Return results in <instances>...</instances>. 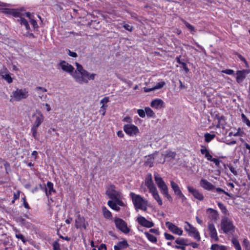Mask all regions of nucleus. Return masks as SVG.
Instances as JSON below:
<instances>
[{
	"label": "nucleus",
	"mask_w": 250,
	"mask_h": 250,
	"mask_svg": "<svg viewBox=\"0 0 250 250\" xmlns=\"http://www.w3.org/2000/svg\"><path fill=\"white\" fill-rule=\"evenodd\" d=\"M107 204L111 208L116 211H119L120 209V207L113 201L109 200Z\"/></svg>",
	"instance_id": "nucleus-32"
},
{
	"label": "nucleus",
	"mask_w": 250,
	"mask_h": 250,
	"mask_svg": "<svg viewBox=\"0 0 250 250\" xmlns=\"http://www.w3.org/2000/svg\"><path fill=\"white\" fill-rule=\"evenodd\" d=\"M231 242L234 245L235 249L236 250H242L241 246L238 242V241L236 238H232L231 240Z\"/></svg>",
	"instance_id": "nucleus-36"
},
{
	"label": "nucleus",
	"mask_w": 250,
	"mask_h": 250,
	"mask_svg": "<svg viewBox=\"0 0 250 250\" xmlns=\"http://www.w3.org/2000/svg\"><path fill=\"white\" fill-rule=\"evenodd\" d=\"M33 117L35 118V121L32 127L38 128L43 122L44 116L40 110H36L35 113L33 114Z\"/></svg>",
	"instance_id": "nucleus-9"
},
{
	"label": "nucleus",
	"mask_w": 250,
	"mask_h": 250,
	"mask_svg": "<svg viewBox=\"0 0 250 250\" xmlns=\"http://www.w3.org/2000/svg\"><path fill=\"white\" fill-rule=\"evenodd\" d=\"M34 18H32L30 20V22L32 24L33 27L34 29H37L38 28V25L37 24V21L34 19Z\"/></svg>",
	"instance_id": "nucleus-48"
},
{
	"label": "nucleus",
	"mask_w": 250,
	"mask_h": 250,
	"mask_svg": "<svg viewBox=\"0 0 250 250\" xmlns=\"http://www.w3.org/2000/svg\"><path fill=\"white\" fill-rule=\"evenodd\" d=\"M200 151L203 155H205L208 151L207 150L205 146H202V148L201 149Z\"/></svg>",
	"instance_id": "nucleus-59"
},
{
	"label": "nucleus",
	"mask_w": 250,
	"mask_h": 250,
	"mask_svg": "<svg viewBox=\"0 0 250 250\" xmlns=\"http://www.w3.org/2000/svg\"><path fill=\"white\" fill-rule=\"evenodd\" d=\"M137 113L140 116V117L142 118H144L146 116V113L145 111H144L143 109H138L137 110Z\"/></svg>",
	"instance_id": "nucleus-52"
},
{
	"label": "nucleus",
	"mask_w": 250,
	"mask_h": 250,
	"mask_svg": "<svg viewBox=\"0 0 250 250\" xmlns=\"http://www.w3.org/2000/svg\"><path fill=\"white\" fill-rule=\"evenodd\" d=\"M146 236L147 237V238L151 242L153 243H156L157 242V238L154 236V235L150 234L148 232H145L144 233Z\"/></svg>",
	"instance_id": "nucleus-34"
},
{
	"label": "nucleus",
	"mask_w": 250,
	"mask_h": 250,
	"mask_svg": "<svg viewBox=\"0 0 250 250\" xmlns=\"http://www.w3.org/2000/svg\"><path fill=\"white\" fill-rule=\"evenodd\" d=\"M16 237L18 238V239H20L21 240V241L23 242V243H25L26 242V240H25L24 239V237L23 235H22L21 234H20V233H19V234H16Z\"/></svg>",
	"instance_id": "nucleus-56"
},
{
	"label": "nucleus",
	"mask_w": 250,
	"mask_h": 250,
	"mask_svg": "<svg viewBox=\"0 0 250 250\" xmlns=\"http://www.w3.org/2000/svg\"><path fill=\"white\" fill-rule=\"evenodd\" d=\"M103 212L104 216L106 218H110L112 217V214L111 212L108 210L106 208L103 207Z\"/></svg>",
	"instance_id": "nucleus-37"
},
{
	"label": "nucleus",
	"mask_w": 250,
	"mask_h": 250,
	"mask_svg": "<svg viewBox=\"0 0 250 250\" xmlns=\"http://www.w3.org/2000/svg\"><path fill=\"white\" fill-rule=\"evenodd\" d=\"M188 234L193 237L194 239L197 241H200L201 238L199 232L197 231L196 229L194 227H192L188 231Z\"/></svg>",
	"instance_id": "nucleus-24"
},
{
	"label": "nucleus",
	"mask_w": 250,
	"mask_h": 250,
	"mask_svg": "<svg viewBox=\"0 0 250 250\" xmlns=\"http://www.w3.org/2000/svg\"><path fill=\"white\" fill-rule=\"evenodd\" d=\"M154 179L161 193L164 195L169 201L172 202V198L171 195L168 193V187L160 175L155 173L154 174Z\"/></svg>",
	"instance_id": "nucleus-2"
},
{
	"label": "nucleus",
	"mask_w": 250,
	"mask_h": 250,
	"mask_svg": "<svg viewBox=\"0 0 250 250\" xmlns=\"http://www.w3.org/2000/svg\"><path fill=\"white\" fill-rule=\"evenodd\" d=\"M170 184H171V188L173 190L175 194H177V193H179V192L181 191V190L179 188V186L176 183H175L174 181H171Z\"/></svg>",
	"instance_id": "nucleus-31"
},
{
	"label": "nucleus",
	"mask_w": 250,
	"mask_h": 250,
	"mask_svg": "<svg viewBox=\"0 0 250 250\" xmlns=\"http://www.w3.org/2000/svg\"><path fill=\"white\" fill-rule=\"evenodd\" d=\"M76 66V70L74 72H73L72 74V77L75 79L76 82H80L81 81H83V80L80 77L84 73V71L86 70H84L82 65L79 64L78 62L75 63Z\"/></svg>",
	"instance_id": "nucleus-4"
},
{
	"label": "nucleus",
	"mask_w": 250,
	"mask_h": 250,
	"mask_svg": "<svg viewBox=\"0 0 250 250\" xmlns=\"http://www.w3.org/2000/svg\"><path fill=\"white\" fill-rule=\"evenodd\" d=\"M95 74H90L88 71L86 70L85 71H84V73H83V75L80 77L83 80V81L78 83L80 84H83V83H88L89 80H93L95 79Z\"/></svg>",
	"instance_id": "nucleus-16"
},
{
	"label": "nucleus",
	"mask_w": 250,
	"mask_h": 250,
	"mask_svg": "<svg viewBox=\"0 0 250 250\" xmlns=\"http://www.w3.org/2000/svg\"><path fill=\"white\" fill-rule=\"evenodd\" d=\"M123 27L127 30L131 32L133 30V26L128 24H125L124 25H123Z\"/></svg>",
	"instance_id": "nucleus-53"
},
{
	"label": "nucleus",
	"mask_w": 250,
	"mask_h": 250,
	"mask_svg": "<svg viewBox=\"0 0 250 250\" xmlns=\"http://www.w3.org/2000/svg\"><path fill=\"white\" fill-rule=\"evenodd\" d=\"M166 225L169 230H170L173 233L177 234L178 235H182L183 233V230L178 228L173 223L167 222L166 223Z\"/></svg>",
	"instance_id": "nucleus-11"
},
{
	"label": "nucleus",
	"mask_w": 250,
	"mask_h": 250,
	"mask_svg": "<svg viewBox=\"0 0 250 250\" xmlns=\"http://www.w3.org/2000/svg\"><path fill=\"white\" fill-rule=\"evenodd\" d=\"M186 224L187 225L185 226V229L188 232L193 226L188 222H186Z\"/></svg>",
	"instance_id": "nucleus-57"
},
{
	"label": "nucleus",
	"mask_w": 250,
	"mask_h": 250,
	"mask_svg": "<svg viewBox=\"0 0 250 250\" xmlns=\"http://www.w3.org/2000/svg\"><path fill=\"white\" fill-rule=\"evenodd\" d=\"M208 229L209 231L210 237L215 240H217V233L214 225L211 223H208Z\"/></svg>",
	"instance_id": "nucleus-21"
},
{
	"label": "nucleus",
	"mask_w": 250,
	"mask_h": 250,
	"mask_svg": "<svg viewBox=\"0 0 250 250\" xmlns=\"http://www.w3.org/2000/svg\"><path fill=\"white\" fill-rule=\"evenodd\" d=\"M58 65L61 67L63 71L69 73L71 75L74 70V68L73 66L64 61H61V62L58 64Z\"/></svg>",
	"instance_id": "nucleus-12"
},
{
	"label": "nucleus",
	"mask_w": 250,
	"mask_h": 250,
	"mask_svg": "<svg viewBox=\"0 0 250 250\" xmlns=\"http://www.w3.org/2000/svg\"><path fill=\"white\" fill-rule=\"evenodd\" d=\"M165 84L166 83L164 81L159 82L155 86H153V89H155V90L160 89L162 88Z\"/></svg>",
	"instance_id": "nucleus-44"
},
{
	"label": "nucleus",
	"mask_w": 250,
	"mask_h": 250,
	"mask_svg": "<svg viewBox=\"0 0 250 250\" xmlns=\"http://www.w3.org/2000/svg\"><path fill=\"white\" fill-rule=\"evenodd\" d=\"M36 91H37L38 94H39V97L42 99V97L43 96L42 95H41L42 93L45 92L47 91V89L45 88L41 87V86H38L36 88Z\"/></svg>",
	"instance_id": "nucleus-35"
},
{
	"label": "nucleus",
	"mask_w": 250,
	"mask_h": 250,
	"mask_svg": "<svg viewBox=\"0 0 250 250\" xmlns=\"http://www.w3.org/2000/svg\"><path fill=\"white\" fill-rule=\"evenodd\" d=\"M120 198H117V199H113V201L118 206H120L121 207L125 206V204L120 200Z\"/></svg>",
	"instance_id": "nucleus-47"
},
{
	"label": "nucleus",
	"mask_w": 250,
	"mask_h": 250,
	"mask_svg": "<svg viewBox=\"0 0 250 250\" xmlns=\"http://www.w3.org/2000/svg\"><path fill=\"white\" fill-rule=\"evenodd\" d=\"M164 235L167 240H173L174 239V237L170 234L165 233Z\"/></svg>",
	"instance_id": "nucleus-55"
},
{
	"label": "nucleus",
	"mask_w": 250,
	"mask_h": 250,
	"mask_svg": "<svg viewBox=\"0 0 250 250\" xmlns=\"http://www.w3.org/2000/svg\"><path fill=\"white\" fill-rule=\"evenodd\" d=\"M53 250H60V244L58 241H55L53 245Z\"/></svg>",
	"instance_id": "nucleus-51"
},
{
	"label": "nucleus",
	"mask_w": 250,
	"mask_h": 250,
	"mask_svg": "<svg viewBox=\"0 0 250 250\" xmlns=\"http://www.w3.org/2000/svg\"><path fill=\"white\" fill-rule=\"evenodd\" d=\"M158 155L157 153H155L153 154L150 155L148 156V158L146 162V163L149 165L150 167H152L153 166L154 163V159H155L156 157V156Z\"/></svg>",
	"instance_id": "nucleus-30"
},
{
	"label": "nucleus",
	"mask_w": 250,
	"mask_h": 250,
	"mask_svg": "<svg viewBox=\"0 0 250 250\" xmlns=\"http://www.w3.org/2000/svg\"><path fill=\"white\" fill-rule=\"evenodd\" d=\"M114 222L116 228L122 232L127 234L130 231V229L127 227V224L122 219L115 218Z\"/></svg>",
	"instance_id": "nucleus-5"
},
{
	"label": "nucleus",
	"mask_w": 250,
	"mask_h": 250,
	"mask_svg": "<svg viewBox=\"0 0 250 250\" xmlns=\"http://www.w3.org/2000/svg\"><path fill=\"white\" fill-rule=\"evenodd\" d=\"M176 195H177L179 198L181 199L182 202H184L186 200V197L182 193L181 191L179 192V193Z\"/></svg>",
	"instance_id": "nucleus-49"
},
{
	"label": "nucleus",
	"mask_w": 250,
	"mask_h": 250,
	"mask_svg": "<svg viewBox=\"0 0 250 250\" xmlns=\"http://www.w3.org/2000/svg\"><path fill=\"white\" fill-rule=\"evenodd\" d=\"M145 183V185L147 187L149 191L156 188L153 182L152 175L150 173L147 174Z\"/></svg>",
	"instance_id": "nucleus-18"
},
{
	"label": "nucleus",
	"mask_w": 250,
	"mask_h": 250,
	"mask_svg": "<svg viewBox=\"0 0 250 250\" xmlns=\"http://www.w3.org/2000/svg\"><path fill=\"white\" fill-rule=\"evenodd\" d=\"M243 134V131H242L240 128H238L237 129L232 128L231 129H230V131L229 132L228 136L229 137H231L232 136H242Z\"/></svg>",
	"instance_id": "nucleus-25"
},
{
	"label": "nucleus",
	"mask_w": 250,
	"mask_h": 250,
	"mask_svg": "<svg viewBox=\"0 0 250 250\" xmlns=\"http://www.w3.org/2000/svg\"><path fill=\"white\" fill-rule=\"evenodd\" d=\"M106 194L111 199H117L121 197V193L115 189V187L111 185L107 187Z\"/></svg>",
	"instance_id": "nucleus-6"
},
{
	"label": "nucleus",
	"mask_w": 250,
	"mask_h": 250,
	"mask_svg": "<svg viewBox=\"0 0 250 250\" xmlns=\"http://www.w3.org/2000/svg\"><path fill=\"white\" fill-rule=\"evenodd\" d=\"M124 130L130 136L136 135L139 132L138 128L132 124L125 125L124 126Z\"/></svg>",
	"instance_id": "nucleus-7"
},
{
	"label": "nucleus",
	"mask_w": 250,
	"mask_h": 250,
	"mask_svg": "<svg viewBox=\"0 0 250 250\" xmlns=\"http://www.w3.org/2000/svg\"><path fill=\"white\" fill-rule=\"evenodd\" d=\"M85 219L83 217L78 215L75 220V226L77 228H81L82 227L86 229V226L85 224Z\"/></svg>",
	"instance_id": "nucleus-22"
},
{
	"label": "nucleus",
	"mask_w": 250,
	"mask_h": 250,
	"mask_svg": "<svg viewBox=\"0 0 250 250\" xmlns=\"http://www.w3.org/2000/svg\"><path fill=\"white\" fill-rule=\"evenodd\" d=\"M149 192L152 194L153 198L157 201L158 204L161 206L163 204V202L158 193L157 188L153 189Z\"/></svg>",
	"instance_id": "nucleus-27"
},
{
	"label": "nucleus",
	"mask_w": 250,
	"mask_h": 250,
	"mask_svg": "<svg viewBox=\"0 0 250 250\" xmlns=\"http://www.w3.org/2000/svg\"><path fill=\"white\" fill-rule=\"evenodd\" d=\"M220 209L225 215L222 216L221 221V229L225 233L231 234L234 231L235 226L233 225L232 221L229 218V213L225 206L220 204Z\"/></svg>",
	"instance_id": "nucleus-1"
},
{
	"label": "nucleus",
	"mask_w": 250,
	"mask_h": 250,
	"mask_svg": "<svg viewBox=\"0 0 250 250\" xmlns=\"http://www.w3.org/2000/svg\"><path fill=\"white\" fill-rule=\"evenodd\" d=\"M151 106L156 109H160L164 107V102L160 99L153 100L151 103Z\"/></svg>",
	"instance_id": "nucleus-23"
},
{
	"label": "nucleus",
	"mask_w": 250,
	"mask_h": 250,
	"mask_svg": "<svg viewBox=\"0 0 250 250\" xmlns=\"http://www.w3.org/2000/svg\"><path fill=\"white\" fill-rule=\"evenodd\" d=\"M137 221L140 225L146 228H150L154 225L153 222L147 220L144 217L141 215L137 217Z\"/></svg>",
	"instance_id": "nucleus-14"
},
{
	"label": "nucleus",
	"mask_w": 250,
	"mask_h": 250,
	"mask_svg": "<svg viewBox=\"0 0 250 250\" xmlns=\"http://www.w3.org/2000/svg\"><path fill=\"white\" fill-rule=\"evenodd\" d=\"M206 212L209 219L212 221H217V218L218 217L217 210L213 209L211 208H208L207 209Z\"/></svg>",
	"instance_id": "nucleus-20"
},
{
	"label": "nucleus",
	"mask_w": 250,
	"mask_h": 250,
	"mask_svg": "<svg viewBox=\"0 0 250 250\" xmlns=\"http://www.w3.org/2000/svg\"><path fill=\"white\" fill-rule=\"evenodd\" d=\"M109 102V98L106 97H104V98H103L102 100H101L100 103L101 104H104V103H107Z\"/></svg>",
	"instance_id": "nucleus-60"
},
{
	"label": "nucleus",
	"mask_w": 250,
	"mask_h": 250,
	"mask_svg": "<svg viewBox=\"0 0 250 250\" xmlns=\"http://www.w3.org/2000/svg\"><path fill=\"white\" fill-rule=\"evenodd\" d=\"M40 188L45 191L46 195L49 197L51 195L52 192H55V190L53 188V184L51 182H48L46 187H43L41 184L39 185Z\"/></svg>",
	"instance_id": "nucleus-15"
},
{
	"label": "nucleus",
	"mask_w": 250,
	"mask_h": 250,
	"mask_svg": "<svg viewBox=\"0 0 250 250\" xmlns=\"http://www.w3.org/2000/svg\"><path fill=\"white\" fill-rule=\"evenodd\" d=\"M250 73L249 70L237 71L236 73V80L238 83H241L246 78V76Z\"/></svg>",
	"instance_id": "nucleus-13"
},
{
	"label": "nucleus",
	"mask_w": 250,
	"mask_h": 250,
	"mask_svg": "<svg viewBox=\"0 0 250 250\" xmlns=\"http://www.w3.org/2000/svg\"><path fill=\"white\" fill-rule=\"evenodd\" d=\"M200 185L204 188L207 190H211L214 188V186L207 180L202 179L200 181Z\"/></svg>",
	"instance_id": "nucleus-26"
},
{
	"label": "nucleus",
	"mask_w": 250,
	"mask_h": 250,
	"mask_svg": "<svg viewBox=\"0 0 250 250\" xmlns=\"http://www.w3.org/2000/svg\"><path fill=\"white\" fill-rule=\"evenodd\" d=\"M68 55L72 57L76 58L77 56V54L76 52H72L70 50H68Z\"/></svg>",
	"instance_id": "nucleus-61"
},
{
	"label": "nucleus",
	"mask_w": 250,
	"mask_h": 250,
	"mask_svg": "<svg viewBox=\"0 0 250 250\" xmlns=\"http://www.w3.org/2000/svg\"><path fill=\"white\" fill-rule=\"evenodd\" d=\"M188 245L192 246L193 248H197L199 246V244L195 242H192L190 243H188Z\"/></svg>",
	"instance_id": "nucleus-63"
},
{
	"label": "nucleus",
	"mask_w": 250,
	"mask_h": 250,
	"mask_svg": "<svg viewBox=\"0 0 250 250\" xmlns=\"http://www.w3.org/2000/svg\"><path fill=\"white\" fill-rule=\"evenodd\" d=\"M222 72L228 75H232L234 73V71L231 69H226L225 70L222 71Z\"/></svg>",
	"instance_id": "nucleus-58"
},
{
	"label": "nucleus",
	"mask_w": 250,
	"mask_h": 250,
	"mask_svg": "<svg viewBox=\"0 0 250 250\" xmlns=\"http://www.w3.org/2000/svg\"><path fill=\"white\" fill-rule=\"evenodd\" d=\"M21 13L23 15L22 16V17L25 16L26 17L28 18L29 20L30 19H31L32 18H34V15L30 13V12H26V13Z\"/></svg>",
	"instance_id": "nucleus-54"
},
{
	"label": "nucleus",
	"mask_w": 250,
	"mask_h": 250,
	"mask_svg": "<svg viewBox=\"0 0 250 250\" xmlns=\"http://www.w3.org/2000/svg\"><path fill=\"white\" fill-rule=\"evenodd\" d=\"M241 117L243 122H244L248 126L250 127V121L244 114H242Z\"/></svg>",
	"instance_id": "nucleus-43"
},
{
	"label": "nucleus",
	"mask_w": 250,
	"mask_h": 250,
	"mask_svg": "<svg viewBox=\"0 0 250 250\" xmlns=\"http://www.w3.org/2000/svg\"><path fill=\"white\" fill-rule=\"evenodd\" d=\"M19 17L20 19L17 20V21L20 22L21 25H24L26 30H29L30 28L28 21L23 18L22 16Z\"/></svg>",
	"instance_id": "nucleus-29"
},
{
	"label": "nucleus",
	"mask_w": 250,
	"mask_h": 250,
	"mask_svg": "<svg viewBox=\"0 0 250 250\" xmlns=\"http://www.w3.org/2000/svg\"><path fill=\"white\" fill-rule=\"evenodd\" d=\"M204 136L205 138V141L208 143L209 142L215 137V135L214 134H210L208 133H205Z\"/></svg>",
	"instance_id": "nucleus-38"
},
{
	"label": "nucleus",
	"mask_w": 250,
	"mask_h": 250,
	"mask_svg": "<svg viewBox=\"0 0 250 250\" xmlns=\"http://www.w3.org/2000/svg\"><path fill=\"white\" fill-rule=\"evenodd\" d=\"M133 205L137 211L142 209L146 211L147 209V201L144 199L140 195L136 194L133 192L130 193Z\"/></svg>",
	"instance_id": "nucleus-3"
},
{
	"label": "nucleus",
	"mask_w": 250,
	"mask_h": 250,
	"mask_svg": "<svg viewBox=\"0 0 250 250\" xmlns=\"http://www.w3.org/2000/svg\"><path fill=\"white\" fill-rule=\"evenodd\" d=\"M176 156V153L171 151H167L166 154V157L171 158L172 159H175Z\"/></svg>",
	"instance_id": "nucleus-45"
},
{
	"label": "nucleus",
	"mask_w": 250,
	"mask_h": 250,
	"mask_svg": "<svg viewBox=\"0 0 250 250\" xmlns=\"http://www.w3.org/2000/svg\"><path fill=\"white\" fill-rule=\"evenodd\" d=\"M1 12L6 15H12L15 17H21L23 15L19 9H16L4 8L1 9Z\"/></svg>",
	"instance_id": "nucleus-10"
},
{
	"label": "nucleus",
	"mask_w": 250,
	"mask_h": 250,
	"mask_svg": "<svg viewBox=\"0 0 250 250\" xmlns=\"http://www.w3.org/2000/svg\"><path fill=\"white\" fill-rule=\"evenodd\" d=\"M128 246L127 242L126 240L119 242L116 245H115L114 248L115 250H122L126 248Z\"/></svg>",
	"instance_id": "nucleus-28"
},
{
	"label": "nucleus",
	"mask_w": 250,
	"mask_h": 250,
	"mask_svg": "<svg viewBox=\"0 0 250 250\" xmlns=\"http://www.w3.org/2000/svg\"><path fill=\"white\" fill-rule=\"evenodd\" d=\"M204 155H205V157L208 160H212V156L209 154L208 151V152H207Z\"/></svg>",
	"instance_id": "nucleus-64"
},
{
	"label": "nucleus",
	"mask_w": 250,
	"mask_h": 250,
	"mask_svg": "<svg viewBox=\"0 0 250 250\" xmlns=\"http://www.w3.org/2000/svg\"><path fill=\"white\" fill-rule=\"evenodd\" d=\"M225 168H227V167H229L230 171L234 175H236L237 174V171L236 170L235 168L229 165L228 164H224Z\"/></svg>",
	"instance_id": "nucleus-39"
},
{
	"label": "nucleus",
	"mask_w": 250,
	"mask_h": 250,
	"mask_svg": "<svg viewBox=\"0 0 250 250\" xmlns=\"http://www.w3.org/2000/svg\"><path fill=\"white\" fill-rule=\"evenodd\" d=\"M145 113L146 115L149 117H153L154 115L152 110L148 107L145 108Z\"/></svg>",
	"instance_id": "nucleus-41"
},
{
	"label": "nucleus",
	"mask_w": 250,
	"mask_h": 250,
	"mask_svg": "<svg viewBox=\"0 0 250 250\" xmlns=\"http://www.w3.org/2000/svg\"><path fill=\"white\" fill-rule=\"evenodd\" d=\"M23 201V205L26 208L29 209L30 208L27 202L26 201L25 197L22 198Z\"/></svg>",
	"instance_id": "nucleus-62"
},
{
	"label": "nucleus",
	"mask_w": 250,
	"mask_h": 250,
	"mask_svg": "<svg viewBox=\"0 0 250 250\" xmlns=\"http://www.w3.org/2000/svg\"><path fill=\"white\" fill-rule=\"evenodd\" d=\"M183 23L185 24V26L190 30L191 32H195V28L194 26H193L192 25H191L190 23L188 22L185 20H183Z\"/></svg>",
	"instance_id": "nucleus-40"
},
{
	"label": "nucleus",
	"mask_w": 250,
	"mask_h": 250,
	"mask_svg": "<svg viewBox=\"0 0 250 250\" xmlns=\"http://www.w3.org/2000/svg\"><path fill=\"white\" fill-rule=\"evenodd\" d=\"M176 195H177L179 198L181 199L182 202H184L186 200V197L182 193L181 191L179 192V193Z\"/></svg>",
	"instance_id": "nucleus-50"
},
{
	"label": "nucleus",
	"mask_w": 250,
	"mask_h": 250,
	"mask_svg": "<svg viewBox=\"0 0 250 250\" xmlns=\"http://www.w3.org/2000/svg\"><path fill=\"white\" fill-rule=\"evenodd\" d=\"M37 130H38V128L34 127H32L31 129L33 137L35 139H38V137H37Z\"/></svg>",
	"instance_id": "nucleus-46"
},
{
	"label": "nucleus",
	"mask_w": 250,
	"mask_h": 250,
	"mask_svg": "<svg viewBox=\"0 0 250 250\" xmlns=\"http://www.w3.org/2000/svg\"><path fill=\"white\" fill-rule=\"evenodd\" d=\"M0 75L2 78L6 81L8 83H10L12 82V78L10 76L8 73V70L5 67L3 66L0 69Z\"/></svg>",
	"instance_id": "nucleus-17"
},
{
	"label": "nucleus",
	"mask_w": 250,
	"mask_h": 250,
	"mask_svg": "<svg viewBox=\"0 0 250 250\" xmlns=\"http://www.w3.org/2000/svg\"><path fill=\"white\" fill-rule=\"evenodd\" d=\"M243 246L245 248L246 250H250V244L247 239H244L243 241Z\"/></svg>",
	"instance_id": "nucleus-42"
},
{
	"label": "nucleus",
	"mask_w": 250,
	"mask_h": 250,
	"mask_svg": "<svg viewBox=\"0 0 250 250\" xmlns=\"http://www.w3.org/2000/svg\"><path fill=\"white\" fill-rule=\"evenodd\" d=\"M28 92L25 89H17L13 92V97L16 101H19L25 99L28 96Z\"/></svg>",
	"instance_id": "nucleus-8"
},
{
	"label": "nucleus",
	"mask_w": 250,
	"mask_h": 250,
	"mask_svg": "<svg viewBox=\"0 0 250 250\" xmlns=\"http://www.w3.org/2000/svg\"><path fill=\"white\" fill-rule=\"evenodd\" d=\"M175 243L181 246H188V240L184 238H178L175 240Z\"/></svg>",
	"instance_id": "nucleus-33"
},
{
	"label": "nucleus",
	"mask_w": 250,
	"mask_h": 250,
	"mask_svg": "<svg viewBox=\"0 0 250 250\" xmlns=\"http://www.w3.org/2000/svg\"><path fill=\"white\" fill-rule=\"evenodd\" d=\"M187 188L188 191L192 193L193 196L196 199H198L200 201H202L204 199V196L202 194L199 192L198 190L194 188L193 187L191 186H188Z\"/></svg>",
	"instance_id": "nucleus-19"
}]
</instances>
